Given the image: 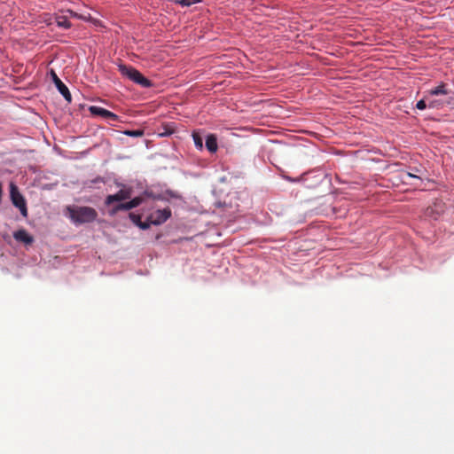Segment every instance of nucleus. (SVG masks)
<instances>
[{"label": "nucleus", "instance_id": "obj_1", "mask_svg": "<svg viewBox=\"0 0 454 454\" xmlns=\"http://www.w3.org/2000/svg\"><path fill=\"white\" fill-rule=\"evenodd\" d=\"M425 98L428 103L429 108L437 110L443 109L444 107L454 108V92L442 82L426 91Z\"/></svg>", "mask_w": 454, "mask_h": 454}, {"label": "nucleus", "instance_id": "obj_2", "mask_svg": "<svg viewBox=\"0 0 454 454\" xmlns=\"http://www.w3.org/2000/svg\"><path fill=\"white\" fill-rule=\"evenodd\" d=\"M68 217L76 224L91 223L98 217V212L90 207H67Z\"/></svg>", "mask_w": 454, "mask_h": 454}, {"label": "nucleus", "instance_id": "obj_3", "mask_svg": "<svg viewBox=\"0 0 454 454\" xmlns=\"http://www.w3.org/2000/svg\"><path fill=\"white\" fill-rule=\"evenodd\" d=\"M119 71L123 76L143 88H150L153 86V82L133 67L120 65Z\"/></svg>", "mask_w": 454, "mask_h": 454}, {"label": "nucleus", "instance_id": "obj_4", "mask_svg": "<svg viewBox=\"0 0 454 454\" xmlns=\"http://www.w3.org/2000/svg\"><path fill=\"white\" fill-rule=\"evenodd\" d=\"M11 200L12 204L18 207L20 211V214L24 216H27V208L26 205V200L24 197L18 191V188L15 184H11V191H10Z\"/></svg>", "mask_w": 454, "mask_h": 454}, {"label": "nucleus", "instance_id": "obj_5", "mask_svg": "<svg viewBox=\"0 0 454 454\" xmlns=\"http://www.w3.org/2000/svg\"><path fill=\"white\" fill-rule=\"evenodd\" d=\"M132 195V188L124 187L117 192L115 194L108 195L106 198L105 204L110 206L114 202H121L122 200L130 199Z\"/></svg>", "mask_w": 454, "mask_h": 454}, {"label": "nucleus", "instance_id": "obj_6", "mask_svg": "<svg viewBox=\"0 0 454 454\" xmlns=\"http://www.w3.org/2000/svg\"><path fill=\"white\" fill-rule=\"evenodd\" d=\"M171 216V210L169 207H166L163 209H158L153 212L149 217L148 221L150 223L153 225H160L165 223Z\"/></svg>", "mask_w": 454, "mask_h": 454}, {"label": "nucleus", "instance_id": "obj_7", "mask_svg": "<svg viewBox=\"0 0 454 454\" xmlns=\"http://www.w3.org/2000/svg\"><path fill=\"white\" fill-rule=\"evenodd\" d=\"M89 110L92 115L100 116L110 121H117L119 120V116L117 114L100 106H91Z\"/></svg>", "mask_w": 454, "mask_h": 454}, {"label": "nucleus", "instance_id": "obj_8", "mask_svg": "<svg viewBox=\"0 0 454 454\" xmlns=\"http://www.w3.org/2000/svg\"><path fill=\"white\" fill-rule=\"evenodd\" d=\"M445 210L444 203L442 200H436L433 205L426 209V215L436 220Z\"/></svg>", "mask_w": 454, "mask_h": 454}, {"label": "nucleus", "instance_id": "obj_9", "mask_svg": "<svg viewBox=\"0 0 454 454\" xmlns=\"http://www.w3.org/2000/svg\"><path fill=\"white\" fill-rule=\"evenodd\" d=\"M51 76H52L53 82L56 85L59 93L64 97V98L67 102L70 103L72 101V96H71V93H70L68 88L62 82V81L58 77V75L56 74V73L53 70H51Z\"/></svg>", "mask_w": 454, "mask_h": 454}, {"label": "nucleus", "instance_id": "obj_10", "mask_svg": "<svg viewBox=\"0 0 454 454\" xmlns=\"http://www.w3.org/2000/svg\"><path fill=\"white\" fill-rule=\"evenodd\" d=\"M13 238L20 242L30 245L33 243L34 239L27 231L24 229L19 230L13 233Z\"/></svg>", "mask_w": 454, "mask_h": 454}, {"label": "nucleus", "instance_id": "obj_11", "mask_svg": "<svg viewBox=\"0 0 454 454\" xmlns=\"http://www.w3.org/2000/svg\"><path fill=\"white\" fill-rule=\"evenodd\" d=\"M206 147L211 153H214L217 151V138L215 135L211 134L207 137Z\"/></svg>", "mask_w": 454, "mask_h": 454}, {"label": "nucleus", "instance_id": "obj_12", "mask_svg": "<svg viewBox=\"0 0 454 454\" xmlns=\"http://www.w3.org/2000/svg\"><path fill=\"white\" fill-rule=\"evenodd\" d=\"M56 23L58 27L65 29L71 27V23L69 22L68 16L67 15H57Z\"/></svg>", "mask_w": 454, "mask_h": 454}, {"label": "nucleus", "instance_id": "obj_13", "mask_svg": "<svg viewBox=\"0 0 454 454\" xmlns=\"http://www.w3.org/2000/svg\"><path fill=\"white\" fill-rule=\"evenodd\" d=\"M133 207H131V204H130V201H128V202H124V203H118L117 205H115L112 210H111V215H114L120 211H127V210H130L132 209Z\"/></svg>", "mask_w": 454, "mask_h": 454}, {"label": "nucleus", "instance_id": "obj_14", "mask_svg": "<svg viewBox=\"0 0 454 454\" xmlns=\"http://www.w3.org/2000/svg\"><path fill=\"white\" fill-rule=\"evenodd\" d=\"M192 139H193L196 148L202 150L203 149V138H202L201 135L199 132L194 131L192 133Z\"/></svg>", "mask_w": 454, "mask_h": 454}, {"label": "nucleus", "instance_id": "obj_15", "mask_svg": "<svg viewBox=\"0 0 454 454\" xmlns=\"http://www.w3.org/2000/svg\"><path fill=\"white\" fill-rule=\"evenodd\" d=\"M124 134L129 137H139L144 135V130H142V129L125 130Z\"/></svg>", "mask_w": 454, "mask_h": 454}, {"label": "nucleus", "instance_id": "obj_16", "mask_svg": "<svg viewBox=\"0 0 454 454\" xmlns=\"http://www.w3.org/2000/svg\"><path fill=\"white\" fill-rule=\"evenodd\" d=\"M416 173H418L419 175L413 174L412 172H407V176L410 177H412V178H417V179L421 180L425 174V170L416 168Z\"/></svg>", "mask_w": 454, "mask_h": 454}, {"label": "nucleus", "instance_id": "obj_17", "mask_svg": "<svg viewBox=\"0 0 454 454\" xmlns=\"http://www.w3.org/2000/svg\"><path fill=\"white\" fill-rule=\"evenodd\" d=\"M164 131L161 133L162 136H169L175 132V128L172 124L163 125Z\"/></svg>", "mask_w": 454, "mask_h": 454}, {"label": "nucleus", "instance_id": "obj_18", "mask_svg": "<svg viewBox=\"0 0 454 454\" xmlns=\"http://www.w3.org/2000/svg\"><path fill=\"white\" fill-rule=\"evenodd\" d=\"M129 218L131 219V221L137 225L138 226L139 223L142 222L141 221V216L139 215H137V214H134V213H130L129 214Z\"/></svg>", "mask_w": 454, "mask_h": 454}, {"label": "nucleus", "instance_id": "obj_19", "mask_svg": "<svg viewBox=\"0 0 454 454\" xmlns=\"http://www.w3.org/2000/svg\"><path fill=\"white\" fill-rule=\"evenodd\" d=\"M427 99L424 98L421 100L418 101L416 104V108L419 110H424L427 106H428V104L427 105Z\"/></svg>", "mask_w": 454, "mask_h": 454}, {"label": "nucleus", "instance_id": "obj_20", "mask_svg": "<svg viewBox=\"0 0 454 454\" xmlns=\"http://www.w3.org/2000/svg\"><path fill=\"white\" fill-rule=\"evenodd\" d=\"M129 201H130L131 207L134 208V207H138L143 202V198L142 197H135L134 199H132Z\"/></svg>", "mask_w": 454, "mask_h": 454}, {"label": "nucleus", "instance_id": "obj_21", "mask_svg": "<svg viewBox=\"0 0 454 454\" xmlns=\"http://www.w3.org/2000/svg\"><path fill=\"white\" fill-rule=\"evenodd\" d=\"M67 12L69 13L70 17L85 20V17H83L82 15H79L78 13H76L71 10H67Z\"/></svg>", "mask_w": 454, "mask_h": 454}, {"label": "nucleus", "instance_id": "obj_22", "mask_svg": "<svg viewBox=\"0 0 454 454\" xmlns=\"http://www.w3.org/2000/svg\"><path fill=\"white\" fill-rule=\"evenodd\" d=\"M151 224H152V223H150V221H148V223H146V222H145V223L141 222V223H139L138 227H139L140 229H142V230H146V229H148V228L150 227V225H151Z\"/></svg>", "mask_w": 454, "mask_h": 454}, {"label": "nucleus", "instance_id": "obj_23", "mask_svg": "<svg viewBox=\"0 0 454 454\" xmlns=\"http://www.w3.org/2000/svg\"><path fill=\"white\" fill-rule=\"evenodd\" d=\"M177 3L182 6H190L192 4V2L190 0H180Z\"/></svg>", "mask_w": 454, "mask_h": 454}]
</instances>
